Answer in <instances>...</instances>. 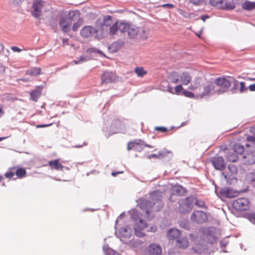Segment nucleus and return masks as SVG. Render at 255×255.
Listing matches in <instances>:
<instances>
[{"mask_svg": "<svg viewBox=\"0 0 255 255\" xmlns=\"http://www.w3.org/2000/svg\"><path fill=\"white\" fill-rule=\"evenodd\" d=\"M52 125V123L49 124H46V125H40L36 126V128H45V127H49V126H51Z\"/></svg>", "mask_w": 255, "mask_h": 255, "instance_id": "51", "label": "nucleus"}, {"mask_svg": "<svg viewBox=\"0 0 255 255\" xmlns=\"http://www.w3.org/2000/svg\"><path fill=\"white\" fill-rule=\"evenodd\" d=\"M195 203H196V205H197V206H198L199 207H203L204 206V202H199L198 201H196Z\"/></svg>", "mask_w": 255, "mask_h": 255, "instance_id": "55", "label": "nucleus"}, {"mask_svg": "<svg viewBox=\"0 0 255 255\" xmlns=\"http://www.w3.org/2000/svg\"><path fill=\"white\" fill-rule=\"evenodd\" d=\"M249 147H247L245 149L244 147L240 144H235L233 147V151L236 154H242L244 152L248 153Z\"/></svg>", "mask_w": 255, "mask_h": 255, "instance_id": "25", "label": "nucleus"}, {"mask_svg": "<svg viewBox=\"0 0 255 255\" xmlns=\"http://www.w3.org/2000/svg\"><path fill=\"white\" fill-rule=\"evenodd\" d=\"M103 251L106 255H120L117 253L115 252L113 250L110 248L108 246L103 247Z\"/></svg>", "mask_w": 255, "mask_h": 255, "instance_id": "35", "label": "nucleus"}, {"mask_svg": "<svg viewBox=\"0 0 255 255\" xmlns=\"http://www.w3.org/2000/svg\"><path fill=\"white\" fill-rule=\"evenodd\" d=\"M174 94L179 95L181 93L183 94V92L184 91L183 87L182 85H178L176 86L174 89Z\"/></svg>", "mask_w": 255, "mask_h": 255, "instance_id": "38", "label": "nucleus"}, {"mask_svg": "<svg viewBox=\"0 0 255 255\" xmlns=\"http://www.w3.org/2000/svg\"><path fill=\"white\" fill-rule=\"evenodd\" d=\"M175 246L180 249H185L189 246V242L186 237L178 238L176 241Z\"/></svg>", "mask_w": 255, "mask_h": 255, "instance_id": "15", "label": "nucleus"}, {"mask_svg": "<svg viewBox=\"0 0 255 255\" xmlns=\"http://www.w3.org/2000/svg\"><path fill=\"white\" fill-rule=\"evenodd\" d=\"M226 158L229 162H236L238 160V156L233 151H228L226 152Z\"/></svg>", "mask_w": 255, "mask_h": 255, "instance_id": "28", "label": "nucleus"}, {"mask_svg": "<svg viewBox=\"0 0 255 255\" xmlns=\"http://www.w3.org/2000/svg\"><path fill=\"white\" fill-rule=\"evenodd\" d=\"M210 3L214 6L225 9H233L236 6L233 0H210Z\"/></svg>", "mask_w": 255, "mask_h": 255, "instance_id": "5", "label": "nucleus"}, {"mask_svg": "<svg viewBox=\"0 0 255 255\" xmlns=\"http://www.w3.org/2000/svg\"><path fill=\"white\" fill-rule=\"evenodd\" d=\"M80 23L79 22L74 23L73 25L72 29L74 31H76L80 27Z\"/></svg>", "mask_w": 255, "mask_h": 255, "instance_id": "48", "label": "nucleus"}, {"mask_svg": "<svg viewBox=\"0 0 255 255\" xmlns=\"http://www.w3.org/2000/svg\"><path fill=\"white\" fill-rule=\"evenodd\" d=\"M137 214V212L136 211H134L133 212V213L132 214V218L133 219H134L135 221H136V219L135 218V217H134L135 215H136Z\"/></svg>", "mask_w": 255, "mask_h": 255, "instance_id": "59", "label": "nucleus"}, {"mask_svg": "<svg viewBox=\"0 0 255 255\" xmlns=\"http://www.w3.org/2000/svg\"><path fill=\"white\" fill-rule=\"evenodd\" d=\"M222 174L224 176V178L226 179V180H227L228 179V176L225 174L224 173H222Z\"/></svg>", "mask_w": 255, "mask_h": 255, "instance_id": "62", "label": "nucleus"}, {"mask_svg": "<svg viewBox=\"0 0 255 255\" xmlns=\"http://www.w3.org/2000/svg\"><path fill=\"white\" fill-rule=\"evenodd\" d=\"M145 147H152L151 145L145 143L143 140L135 139L128 143L127 149L128 150H135V151L140 152Z\"/></svg>", "mask_w": 255, "mask_h": 255, "instance_id": "7", "label": "nucleus"}, {"mask_svg": "<svg viewBox=\"0 0 255 255\" xmlns=\"http://www.w3.org/2000/svg\"><path fill=\"white\" fill-rule=\"evenodd\" d=\"M112 23V17L110 15H106L103 18L102 25L108 26Z\"/></svg>", "mask_w": 255, "mask_h": 255, "instance_id": "36", "label": "nucleus"}, {"mask_svg": "<svg viewBox=\"0 0 255 255\" xmlns=\"http://www.w3.org/2000/svg\"><path fill=\"white\" fill-rule=\"evenodd\" d=\"M149 34V30L145 27H139L136 39L138 41H144L147 39Z\"/></svg>", "mask_w": 255, "mask_h": 255, "instance_id": "16", "label": "nucleus"}, {"mask_svg": "<svg viewBox=\"0 0 255 255\" xmlns=\"http://www.w3.org/2000/svg\"><path fill=\"white\" fill-rule=\"evenodd\" d=\"M119 30V27L118 25V21L115 22L110 28V33L112 35H114L117 33V32Z\"/></svg>", "mask_w": 255, "mask_h": 255, "instance_id": "37", "label": "nucleus"}, {"mask_svg": "<svg viewBox=\"0 0 255 255\" xmlns=\"http://www.w3.org/2000/svg\"><path fill=\"white\" fill-rule=\"evenodd\" d=\"M228 170L230 171V172L233 174H235L237 173V171H238L237 167L236 166H235L234 164H229L228 165Z\"/></svg>", "mask_w": 255, "mask_h": 255, "instance_id": "39", "label": "nucleus"}, {"mask_svg": "<svg viewBox=\"0 0 255 255\" xmlns=\"http://www.w3.org/2000/svg\"><path fill=\"white\" fill-rule=\"evenodd\" d=\"M170 153H171V151H167V150H163L161 151H159L158 152V154H157V158H163L165 156H166L167 154Z\"/></svg>", "mask_w": 255, "mask_h": 255, "instance_id": "40", "label": "nucleus"}, {"mask_svg": "<svg viewBox=\"0 0 255 255\" xmlns=\"http://www.w3.org/2000/svg\"><path fill=\"white\" fill-rule=\"evenodd\" d=\"M119 77L116 73L112 72H104L101 78L102 83H110L116 82L118 81Z\"/></svg>", "mask_w": 255, "mask_h": 255, "instance_id": "9", "label": "nucleus"}, {"mask_svg": "<svg viewBox=\"0 0 255 255\" xmlns=\"http://www.w3.org/2000/svg\"><path fill=\"white\" fill-rule=\"evenodd\" d=\"M147 158L148 159H151L152 158H157V154H150V155H148Z\"/></svg>", "mask_w": 255, "mask_h": 255, "instance_id": "53", "label": "nucleus"}, {"mask_svg": "<svg viewBox=\"0 0 255 255\" xmlns=\"http://www.w3.org/2000/svg\"><path fill=\"white\" fill-rule=\"evenodd\" d=\"M209 17L207 15H203L202 17H201V19L203 21H205V20L207 18H208Z\"/></svg>", "mask_w": 255, "mask_h": 255, "instance_id": "57", "label": "nucleus"}, {"mask_svg": "<svg viewBox=\"0 0 255 255\" xmlns=\"http://www.w3.org/2000/svg\"><path fill=\"white\" fill-rule=\"evenodd\" d=\"M164 6H167L169 8H172L173 7V5L171 4H165L163 5Z\"/></svg>", "mask_w": 255, "mask_h": 255, "instance_id": "60", "label": "nucleus"}, {"mask_svg": "<svg viewBox=\"0 0 255 255\" xmlns=\"http://www.w3.org/2000/svg\"><path fill=\"white\" fill-rule=\"evenodd\" d=\"M183 95L184 96L190 98H193L195 97V94L188 90H184L183 92Z\"/></svg>", "mask_w": 255, "mask_h": 255, "instance_id": "43", "label": "nucleus"}, {"mask_svg": "<svg viewBox=\"0 0 255 255\" xmlns=\"http://www.w3.org/2000/svg\"><path fill=\"white\" fill-rule=\"evenodd\" d=\"M249 89L251 91H255V83L250 85L249 86Z\"/></svg>", "mask_w": 255, "mask_h": 255, "instance_id": "52", "label": "nucleus"}, {"mask_svg": "<svg viewBox=\"0 0 255 255\" xmlns=\"http://www.w3.org/2000/svg\"><path fill=\"white\" fill-rule=\"evenodd\" d=\"M188 89L195 92L197 96L203 97L209 95L214 90L215 86L204 77H197L191 83Z\"/></svg>", "mask_w": 255, "mask_h": 255, "instance_id": "1", "label": "nucleus"}, {"mask_svg": "<svg viewBox=\"0 0 255 255\" xmlns=\"http://www.w3.org/2000/svg\"><path fill=\"white\" fill-rule=\"evenodd\" d=\"M162 197L161 192L159 190L154 191L150 194L151 201L143 200L140 202L139 206L148 215L150 212L158 211L162 208L163 204L161 200Z\"/></svg>", "mask_w": 255, "mask_h": 255, "instance_id": "2", "label": "nucleus"}, {"mask_svg": "<svg viewBox=\"0 0 255 255\" xmlns=\"http://www.w3.org/2000/svg\"><path fill=\"white\" fill-rule=\"evenodd\" d=\"M42 87L39 86L36 89L32 90L30 93V96L32 100L35 102L37 101L38 99L40 97L41 95V90Z\"/></svg>", "mask_w": 255, "mask_h": 255, "instance_id": "21", "label": "nucleus"}, {"mask_svg": "<svg viewBox=\"0 0 255 255\" xmlns=\"http://www.w3.org/2000/svg\"><path fill=\"white\" fill-rule=\"evenodd\" d=\"M11 49L14 52H20L22 51L21 49L16 46H12L11 47Z\"/></svg>", "mask_w": 255, "mask_h": 255, "instance_id": "49", "label": "nucleus"}, {"mask_svg": "<svg viewBox=\"0 0 255 255\" xmlns=\"http://www.w3.org/2000/svg\"><path fill=\"white\" fill-rule=\"evenodd\" d=\"M155 130L158 131L160 132L164 133L168 131V129L164 127H156L155 128Z\"/></svg>", "mask_w": 255, "mask_h": 255, "instance_id": "44", "label": "nucleus"}, {"mask_svg": "<svg viewBox=\"0 0 255 255\" xmlns=\"http://www.w3.org/2000/svg\"><path fill=\"white\" fill-rule=\"evenodd\" d=\"M14 174H15L14 172L8 171L5 173L4 176L5 177L10 179V178H11L12 177H13V176L14 175Z\"/></svg>", "mask_w": 255, "mask_h": 255, "instance_id": "45", "label": "nucleus"}, {"mask_svg": "<svg viewBox=\"0 0 255 255\" xmlns=\"http://www.w3.org/2000/svg\"><path fill=\"white\" fill-rule=\"evenodd\" d=\"M232 206L237 211H246L249 209L250 201L246 198H239L233 201Z\"/></svg>", "mask_w": 255, "mask_h": 255, "instance_id": "4", "label": "nucleus"}, {"mask_svg": "<svg viewBox=\"0 0 255 255\" xmlns=\"http://www.w3.org/2000/svg\"><path fill=\"white\" fill-rule=\"evenodd\" d=\"M19 80L22 81L23 82H25L28 81V80L25 79H19Z\"/></svg>", "mask_w": 255, "mask_h": 255, "instance_id": "63", "label": "nucleus"}, {"mask_svg": "<svg viewBox=\"0 0 255 255\" xmlns=\"http://www.w3.org/2000/svg\"><path fill=\"white\" fill-rule=\"evenodd\" d=\"M3 50V45L0 43V52Z\"/></svg>", "mask_w": 255, "mask_h": 255, "instance_id": "61", "label": "nucleus"}, {"mask_svg": "<svg viewBox=\"0 0 255 255\" xmlns=\"http://www.w3.org/2000/svg\"><path fill=\"white\" fill-rule=\"evenodd\" d=\"M171 82L173 84H177L179 82V75L176 72H172L170 75Z\"/></svg>", "mask_w": 255, "mask_h": 255, "instance_id": "34", "label": "nucleus"}, {"mask_svg": "<svg viewBox=\"0 0 255 255\" xmlns=\"http://www.w3.org/2000/svg\"><path fill=\"white\" fill-rule=\"evenodd\" d=\"M44 3V2L41 0H35L33 2V10L31 12V14L34 17L38 18L41 15Z\"/></svg>", "mask_w": 255, "mask_h": 255, "instance_id": "10", "label": "nucleus"}, {"mask_svg": "<svg viewBox=\"0 0 255 255\" xmlns=\"http://www.w3.org/2000/svg\"><path fill=\"white\" fill-rule=\"evenodd\" d=\"M191 219L198 224H202L207 221L208 217L204 212L197 211L191 215Z\"/></svg>", "mask_w": 255, "mask_h": 255, "instance_id": "8", "label": "nucleus"}, {"mask_svg": "<svg viewBox=\"0 0 255 255\" xmlns=\"http://www.w3.org/2000/svg\"><path fill=\"white\" fill-rule=\"evenodd\" d=\"M72 24V20L70 18H62L59 23L62 30L64 32L69 31Z\"/></svg>", "mask_w": 255, "mask_h": 255, "instance_id": "18", "label": "nucleus"}, {"mask_svg": "<svg viewBox=\"0 0 255 255\" xmlns=\"http://www.w3.org/2000/svg\"><path fill=\"white\" fill-rule=\"evenodd\" d=\"M147 227V224L143 220L139 219L136 222L134 226L135 235L137 237H143L145 236V234L142 231Z\"/></svg>", "mask_w": 255, "mask_h": 255, "instance_id": "11", "label": "nucleus"}, {"mask_svg": "<svg viewBox=\"0 0 255 255\" xmlns=\"http://www.w3.org/2000/svg\"><path fill=\"white\" fill-rule=\"evenodd\" d=\"M180 235V232L176 229H171L169 230L167 234V238L170 240H174L178 238Z\"/></svg>", "mask_w": 255, "mask_h": 255, "instance_id": "24", "label": "nucleus"}, {"mask_svg": "<svg viewBox=\"0 0 255 255\" xmlns=\"http://www.w3.org/2000/svg\"><path fill=\"white\" fill-rule=\"evenodd\" d=\"M134 72L139 77H143L147 74V71L142 67H135Z\"/></svg>", "mask_w": 255, "mask_h": 255, "instance_id": "33", "label": "nucleus"}, {"mask_svg": "<svg viewBox=\"0 0 255 255\" xmlns=\"http://www.w3.org/2000/svg\"><path fill=\"white\" fill-rule=\"evenodd\" d=\"M124 44L123 41H115L110 45L109 48L112 52H116L122 47Z\"/></svg>", "mask_w": 255, "mask_h": 255, "instance_id": "22", "label": "nucleus"}, {"mask_svg": "<svg viewBox=\"0 0 255 255\" xmlns=\"http://www.w3.org/2000/svg\"><path fill=\"white\" fill-rule=\"evenodd\" d=\"M138 29L139 27L130 25L128 32V36H129V37L131 39H136L137 35Z\"/></svg>", "mask_w": 255, "mask_h": 255, "instance_id": "26", "label": "nucleus"}, {"mask_svg": "<svg viewBox=\"0 0 255 255\" xmlns=\"http://www.w3.org/2000/svg\"><path fill=\"white\" fill-rule=\"evenodd\" d=\"M205 0H189V1L195 6H199L202 4Z\"/></svg>", "mask_w": 255, "mask_h": 255, "instance_id": "42", "label": "nucleus"}, {"mask_svg": "<svg viewBox=\"0 0 255 255\" xmlns=\"http://www.w3.org/2000/svg\"><path fill=\"white\" fill-rule=\"evenodd\" d=\"M214 83L217 86L225 89L223 92L227 91L232 84V82L225 77H220L216 78L215 80Z\"/></svg>", "mask_w": 255, "mask_h": 255, "instance_id": "12", "label": "nucleus"}, {"mask_svg": "<svg viewBox=\"0 0 255 255\" xmlns=\"http://www.w3.org/2000/svg\"><path fill=\"white\" fill-rule=\"evenodd\" d=\"M41 69L39 67H31L26 71V74L32 76H36L41 74Z\"/></svg>", "mask_w": 255, "mask_h": 255, "instance_id": "29", "label": "nucleus"}, {"mask_svg": "<svg viewBox=\"0 0 255 255\" xmlns=\"http://www.w3.org/2000/svg\"><path fill=\"white\" fill-rule=\"evenodd\" d=\"M232 83L233 84V88L236 89L237 88L239 82L236 79L233 78V81Z\"/></svg>", "mask_w": 255, "mask_h": 255, "instance_id": "47", "label": "nucleus"}, {"mask_svg": "<svg viewBox=\"0 0 255 255\" xmlns=\"http://www.w3.org/2000/svg\"><path fill=\"white\" fill-rule=\"evenodd\" d=\"M171 194L177 196H183L186 193V190L182 186L174 185L171 188Z\"/></svg>", "mask_w": 255, "mask_h": 255, "instance_id": "17", "label": "nucleus"}, {"mask_svg": "<svg viewBox=\"0 0 255 255\" xmlns=\"http://www.w3.org/2000/svg\"><path fill=\"white\" fill-rule=\"evenodd\" d=\"M124 173V171H118V172H113L112 173V175L113 176H117L118 174H122V173Z\"/></svg>", "mask_w": 255, "mask_h": 255, "instance_id": "56", "label": "nucleus"}, {"mask_svg": "<svg viewBox=\"0 0 255 255\" xmlns=\"http://www.w3.org/2000/svg\"><path fill=\"white\" fill-rule=\"evenodd\" d=\"M192 81V76L191 74L187 71L182 72L179 75V82L182 85L187 86L191 84Z\"/></svg>", "mask_w": 255, "mask_h": 255, "instance_id": "14", "label": "nucleus"}, {"mask_svg": "<svg viewBox=\"0 0 255 255\" xmlns=\"http://www.w3.org/2000/svg\"><path fill=\"white\" fill-rule=\"evenodd\" d=\"M240 87L239 91L240 93H245L248 91V88L246 87V83L244 82H241L240 83Z\"/></svg>", "mask_w": 255, "mask_h": 255, "instance_id": "41", "label": "nucleus"}, {"mask_svg": "<svg viewBox=\"0 0 255 255\" xmlns=\"http://www.w3.org/2000/svg\"><path fill=\"white\" fill-rule=\"evenodd\" d=\"M11 169L14 171L15 174L18 178L21 179L26 176V171L24 168L13 167Z\"/></svg>", "mask_w": 255, "mask_h": 255, "instance_id": "23", "label": "nucleus"}, {"mask_svg": "<svg viewBox=\"0 0 255 255\" xmlns=\"http://www.w3.org/2000/svg\"><path fill=\"white\" fill-rule=\"evenodd\" d=\"M249 79L251 81H255V78H249Z\"/></svg>", "mask_w": 255, "mask_h": 255, "instance_id": "64", "label": "nucleus"}, {"mask_svg": "<svg viewBox=\"0 0 255 255\" xmlns=\"http://www.w3.org/2000/svg\"><path fill=\"white\" fill-rule=\"evenodd\" d=\"M247 139L250 141L249 143L246 144L247 147H250L249 149L248 153L247 155L243 156L245 159L244 162L246 164H253L255 163V155L253 154L255 152V137L253 136H248Z\"/></svg>", "mask_w": 255, "mask_h": 255, "instance_id": "3", "label": "nucleus"}, {"mask_svg": "<svg viewBox=\"0 0 255 255\" xmlns=\"http://www.w3.org/2000/svg\"><path fill=\"white\" fill-rule=\"evenodd\" d=\"M157 230V227L155 225H153L150 227V229L148 230V232H155Z\"/></svg>", "mask_w": 255, "mask_h": 255, "instance_id": "50", "label": "nucleus"}, {"mask_svg": "<svg viewBox=\"0 0 255 255\" xmlns=\"http://www.w3.org/2000/svg\"><path fill=\"white\" fill-rule=\"evenodd\" d=\"M195 199L193 197H188L182 200L179 203V210L182 213L190 212L193 207Z\"/></svg>", "mask_w": 255, "mask_h": 255, "instance_id": "6", "label": "nucleus"}, {"mask_svg": "<svg viewBox=\"0 0 255 255\" xmlns=\"http://www.w3.org/2000/svg\"><path fill=\"white\" fill-rule=\"evenodd\" d=\"M48 165L51 169L63 171L64 166L60 162L59 159H56L48 162Z\"/></svg>", "mask_w": 255, "mask_h": 255, "instance_id": "20", "label": "nucleus"}, {"mask_svg": "<svg viewBox=\"0 0 255 255\" xmlns=\"http://www.w3.org/2000/svg\"><path fill=\"white\" fill-rule=\"evenodd\" d=\"M211 162L215 169L217 170H223L226 167L224 158L221 156L214 157L212 159Z\"/></svg>", "mask_w": 255, "mask_h": 255, "instance_id": "13", "label": "nucleus"}, {"mask_svg": "<svg viewBox=\"0 0 255 255\" xmlns=\"http://www.w3.org/2000/svg\"><path fill=\"white\" fill-rule=\"evenodd\" d=\"M220 193L223 196L228 198H233L235 196V193L228 188L222 189Z\"/></svg>", "mask_w": 255, "mask_h": 255, "instance_id": "32", "label": "nucleus"}, {"mask_svg": "<svg viewBox=\"0 0 255 255\" xmlns=\"http://www.w3.org/2000/svg\"><path fill=\"white\" fill-rule=\"evenodd\" d=\"M243 9L250 11L255 9V2L246 0L242 4Z\"/></svg>", "mask_w": 255, "mask_h": 255, "instance_id": "27", "label": "nucleus"}, {"mask_svg": "<svg viewBox=\"0 0 255 255\" xmlns=\"http://www.w3.org/2000/svg\"><path fill=\"white\" fill-rule=\"evenodd\" d=\"M190 238L192 242H195L198 236L197 235L195 234H191L190 235Z\"/></svg>", "mask_w": 255, "mask_h": 255, "instance_id": "46", "label": "nucleus"}, {"mask_svg": "<svg viewBox=\"0 0 255 255\" xmlns=\"http://www.w3.org/2000/svg\"><path fill=\"white\" fill-rule=\"evenodd\" d=\"M168 92H170V93H171V94H174V89H173L172 87H169V88H168Z\"/></svg>", "mask_w": 255, "mask_h": 255, "instance_id": "58", "label": "nucleus"}, {"mask_svg": "<svg viewBox=\"0 0 255 255\" xmlns=\"http://www.w3.org/2000/svg\"><path fill=\"white\" fill-rule=\"evenodd\" d=\"M95 32V29L91 26H86L81 30V35L84 38H88Z\"/></svg>", "mask_w": 255, "mask_h": 255, "instance_id": "19", "label": "nucleus"}, {"mask_svg": "<svg viewBox=\"0 0 255 255\" xmlns=\"http://www.w3.org/2000/svg\"><path fill=\"white\" fill-rule=\"evenodd\" d=\"M118 25L119 27V30L122 33H124L126 31L128 32V29L130 26L128 23L125 22H119L118 21Z\"/></svg>", "mask_w": 255, "mask_h": 255, "instance_id": "31", "label": "nucleus"}, {"mask_svg": "<svg viewBox=\"0 0 255 255\" xmlns=\"http://www.w3.org/2000/svg\"><path fill=\"white\" fill-rule=\"evenodd\" d=\"M149 252L153 255H159L161 253V249L159 246L152 244L149 247Z\"/></svg>", "mask_w": 255, "mask_h": 255, "instance_id": "30", "label": "nucleus"}, {"mask_svg": "<svg viewBox=\"0 0 255 255\" xmlns=\"http://www.w3.org/2000/svg\"><path fill=\"white\" fill-rule=\"evenodd\" d=\"M193 250L194 252L197 254H201L202 252V250L201 249H199L198 250H197L195 248H193Z\"/></svg>", "mask_w": 255, "mask_h": 255, "instance_id": "54", "label": "nucleus"}]
</instances>
